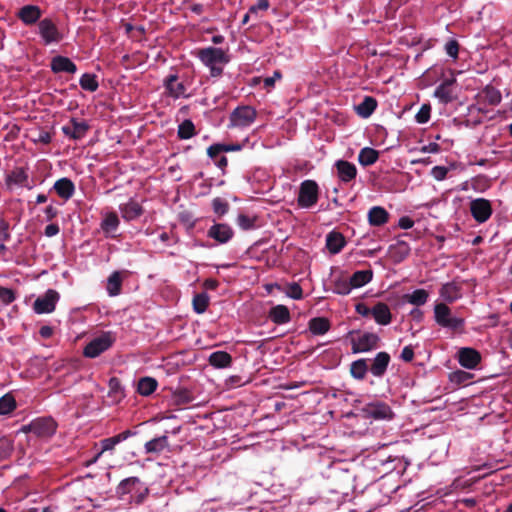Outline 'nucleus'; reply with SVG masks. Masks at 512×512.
I'll return each instance as SVG.
<instances>
[{
  "mask_svg": "<svg viewBox=\"0 0 512 512\" xmlns=\"http://www.w3.org/2000/svg\"><path fill=\"white\" fill-rule=\"evenodd\" d=\"M38 31L45 45L58 43L63 39L57 25L50 18H44L38 22Z\"/></svg>",
  "mask_w": 512,
  "mask_h": 512,
  "instance_id": "nucleus-8",
  "label": "nucleus"
},
{
  "mask_svg": "<svg viewBox=\"0 0 512 512\" xmlns=\"http://www.w3.org/2000/svg\"><path fill=\"white\" fill-rule=\"evenodd\" d=\"M120 221L115 212H109L101 222V229L106 235H111L119 227Z\"/></svg>",
  "mask_w": 512,
  "mask_h": 512,
  "instance_id": "nucleus-40",
  "label": "nucleus"
},
{
  "mask_svg": "<svg viewBox=\"0 0 512 512\" xmlns=\"http://www.w3.org/2000/svg\"><path fill=\"white\" fill-rule=\"evenodd\" d=\"M88 130L89 125L85 121H78L75 118H72L68 125L62 127L63 133L74 140L82 139Z\"/></svg>",
  "mask_w": 512,
  "mask_h": 512,
  "instance_id": "nucleus-18",
  "label": "nucleus"
},
{
  "mask_svg": "<svg viewBox=\"0 0 512 512\" xmlns=\"http://www.w3.org/2000/svg\"><path fill=\"white\" fill-rule=\"evenodd\" d=\"M345 244V238L340 232L332 231L326 236V247L332 254L339 253Z\"/></svg>",
  "mask_w": 512,
  "mask_h": 512,
  "instance_id": "nucleus-30",
  "label": "nucleus"
},
{
  "mask_svg": "<svg viewBox=\"0 0 512 512\" xmlns=\"http://www.w3.org/2000/svg\"><path fill=\"white\" fill-rule=\"evenodd\" d=\"M390 253L395 262H401L410 254V247L405 241H398L389 247Z\"/></svg>",
  "mask_w": 512,
  "mask_h": 512,
  "instance_id": "nucleus-39",
  "label": "nucleus"
},
{
  "mask_svg": "<svg viewBox=\"0 0 512 512\" xmlns=\"http://www.w3.org/2000/svg\"><path fill=\"white\" fill-rule=\"evenodd\" d=\"M192 399L190 392L185 389L175 391L171 398L172 403L177 406L188 404Z\"/></svg>",
  "mask_w": 512,
  "mask_h": 512,
  "instance_id": "nucleus-49",
  "label": "nucleus"
},
{
  "mask_svg": "<svg viewBox=\"0 0 512 512\" xmlns=\"http://www.w3.org/2000/svg\"><path fill=\"white\" fill-rule=\"evenodd\" d=\"M269 318L275 324L281 325L288 323L291 319L290 311L285 305H276L271 308Z\"/></svg>",
  "mask_w": 512,
  "mask_h": 512,
  "instance_id": "nucleus-32",
  "label": "nucleus"
},
{
  "mask_svg": "<svg viewBox=\"0 0 512 512\" xmlns=\"http://www.w3.org/2000/svg\"><path fill=\"white\" fill-rule=\"evenodd\" d=\"M330 329V321L325 317H315L309 321V330L314 335H324Z\"/></svg>",
  "mask_w": 512,
  "mask_h": 512,
  "instance_id": "nucleus-36",
  "label": "nucleus"
},
{
  "mask_svg": "<svg viewBox=\"0 0 512 512\" xmlns=\"http://www.w3.org/2000/svg\"><path fill=\"white\" fill-rule=\"evenodd\" d=\"M373 278V271L369 270H358L354 272L349 278V285L352 288H360L368 284Z\"/></svg>",
  "mask_w": 512,
  "mask_h": 512,
  "instance_id": "nucleus-33",
  "label": "nucleus"
},
{
  "mask_svg": "<svg viewBox=\"0 0 512 512\" xmlns=\"http://www.w3.org/2000/svg\"><path fill=\"white\" fill-rule=\"evenodd\" d=\"M196 134L194 123L186 119L179 126L177 131V136L181 140H187L192 138Z\"/></svg>",
  "mask_w": 512,
  "mask_h": 512,
  "instance_id": "nucleus-44",
  "label": "nucleus"
},
{
  "mask_svg": "<svg viewBox=\"0 0 512 512\" xmlns=\"http://www.w3.org/2000/svg\"><path fill=\"white\" fill-rule=\"evenodd\" d=\"M16 299L15 292L10 289L3 286H0V300L5 305H8L12 303Z\"/></svg>",
  "mask_w": 512,
  "mask_h": 512,
  "instance_id": "nucleus-55",
  "label": "nucleus"
},
{
  "mask_svg": "<svg viewBox=\"0 0 512 512\" xmlns=\"http://www.w3.org/2000/svg\"><path fill=\"white\" fill-rule=\"evenodd\" d=\"M12 451V447L8 440L0 439V459H6L9 457Z\"/></svg>",
  "mask_w": 512,
  "mask_h": 512,
  "instance_id": "nucleus-60",
  "label": "nucleus"
},
{
  "mask_svg": "<svg viewBox=\"0 0 512 512\" xmlns=\"http://www.w3.org/2000/svg\"><path fill=\"white\" fill-rule=\"evenodd\" d=\"M379 158V152L371 147H364L358 154L359 163L364 166L373 165Z\"/></svg>",
  "mask_w": 512,
  "mask_h": 512,
  "instance_id": "nucleus-38",
  "label": "nucleus"
},
{
  "mask_svg": "<svg viewBox=\"0 0 512 512\" xmlns=\"http://www.w3.org/2000/svg\"><path fill=\"white\" fill-rule=\"evenodd\" d=\"M339 179L344 183H349L357 176L356 166L346 160H338L335 163Z\"/></svg>",
  "mask_w": 512,
  "mask_h": 512,
  "instance_id": "nucleus-20",
  "label": "nucleus"
},
{
  "mask_svg": "<svg viewBox=\"0 0 512 512\" xmlns=\"http://www.w3.org/2000/svg\"><path fill=\"white\" fill-rule=\"evenodd\" d=\"M207 236L219 244H226L233 238L234 231L226 223H215L208 229Z\"/></svg>",
  "mask_w": 512,
  "mask_h": 512,
  "instance_id": "nucleus-13",
  "label": "nucleus"
},
{
  "mask_svg": "<svg viewBox=\"0 0 512 512\" xmlns=\"http://www.w3.org/2000/svg\"><path fill=\"white\" fill-rule=\"evenodd\" d=\"M79 84L83 90L89 92H95L99 87L97 76L91 73L83 74L79 80Z\"/></svg>",
  "mask_w": 512,
  "mask_h": 512,
  "instance_id": "nucleus-46",
  "label": "nucleus"
},
{
  "mask_svg": "<svg viewBox=\"0 0 512 512\" xmlns=\"http://www.w3.org/2000/svg\"><path fill=\"white\" fill-rule=\"evenodd\" d=\"M10 238L9 223L5 219L0 218V241L6 242Z\"/></svg>",
  "mask_w": 512,
  "mask_h": 512,
  "instance_id": "nucleus-58",
  "label": "nucleus"
},
{
  "mask_svg": "<svg viewBox=\"0 0 512 512\" xmlns=\"http://www.w3.org/2000/svg\"><path fill=\"white\" fill-rule=\"evenodd\" d=\"M5 186L8 190L12 191L17 188H26L31 190L33 184L30 182L28 168L14 167L5 175Z\"/></svg>",
  "mask_w": 512,
  "mask_h": 512,
  "instance_id": "nucleus-6",
  "label": "nucleus"
},
{
  "mask_svg": "<svg viewBox=\"0 0 512 512\" xmlns=\"http://www.w3.org/2000/svg\"><path fill=\"white\" fill-rule=\"evenodd\" d=\"M256 116V110L251 106L237 107L230 115L231 126L247 127L255 121Z\"/></svg>",
  "mask_w": 512,
  "mask_h": 512,
  "instance_id": "nucleus-10",
  "label": "nucleus"
},
{
  "mask_svg": "<svg viewBox=\"0 0 512 512\" xmlns=\"http://www.w3.org/2000/svg\"><path fill=\"white\" fill-rule=\"evenodd\" d=\"M459 364L466 369H475L481 362V354L470 347H463L458 351Z\"/></svg>",
  "mask_w": 512,
  "mask_h": 512,
  "instance_id": "nucleus-14",
  "label": "nucleus"
},
{
  "mask_svg": "<svg viewBox=\"0 0 512 512\" xmlns=\"http://www.w3.org/2000/svg\"><path fill=\"white\" fill-rule=\"evenodd\" d=\"M351 350L354 354L368 352L378 348L380 338L372 332L351 331Z\"/></svg>",
  "mask_w": 512,
  "mask_h": 512,
  "instance_id": "nucleus-3",
  "label": "nucleus"
},
{
  "mask_svg": "<svg viewBox=\"0 0 512 512\" xmlns=\"http://www.w3.org/2000/svg\"><path fill=\"white\" fill-rule=\"evenodd\" d=\"M270 3L268 0H258L255 5H252L249 8V12L252 14H257L258 11H266L268 10Z\"/></svg>",
  "mask_w": 512,
  "mask_h": 512,
  "instance_id": "nucleus-61",
  "label": "nucleus"
},
{
  "mask_svg": "<svg viewBox=\"0 0 512 512\" xmlns=\"http://www.w3.org/2000/svg\"><path fill=\"white\" fill-rule=\"evenodd\" d=\"M257 217H250L245 214H240L237 217V224L243 230H250L256 227Z\"/></svg>",
  "mask_w": 512,
  "mask_h": 512,
  "instance_id": "nucleus-53",
  "label": "nucleus"
},
{
  "mask_svg": "<svg viewBox=\"0 0 512 512\" xmlns=\"http://www.w3.org/2000/svg\"><path fill=\"white\" fill-rule=\"evenodd\" d=\"M367 218L371 226L379 227L389 221V213L381 206H374L368 211Z\"/></svg>",
  "mask_w": 512,
  "mask_h": 512,
  "instance_id": "nucleus-27",
  "label": "nucleus"
},
{
  "mask_svg": "<svg viewBox=\"0 0 512 512\" xmlns=\"http://www.w3.org/2000/svg\"><path fill=\"white\" fill-rule=\"evenodd\" d=\"M362 411L367 418H373L375 420L391 419L393 412L390 406L384 402L376 401L365 405Z\"/></svg>",
  "mask_w": 512,
  "mask_h": 512,
  "instance_id": "nucleus-12",
  "label": "nucleus"
},
{
  "mask_svg": "<svg viewBox=\"0 0 512 512\" xmlns=\"http://www.w3.org/2000/svg\"><path fill=\"white\" fill-rule=\"evenodd\" d=\"M355 310L359 315L363 317L372 315V308H369L365 303L362 302L355 305Z\"/></svg>",
  "mask_w": 512,
  "mask_h": 512,
  "instance_id": "nucleus-63",
  "label": "nucleus"
},
{
  "mask_svg": "<svg viewBox=\"0 0 512 512\" xmlns=\"http://www.w3.org/2000/svg\"><path fill=\"white\" fill-rule=\"evenodd\" d=\"M429 294L425 289H416L410 294L404 295V299L415 306H422L428 300Z\"/></svg>",
  "mask_w": 512,
  "mask_h": 512,
  "instance_id": "nucleus-42",
  "label": "nucleus"
},
{
  "mask_svg": "<svg viewBox=\"0 0 512 512\" xmlns=\"http://www.w3.org/2000/svg\"><path fill=\"white\" fill-rule=\"evenodd\" d=\"M50 68L54 73L66 72L74 74L77 71L75 63L70 58L61 55L52 58Z\"/></svg>",
  "mask_w": 512,
  "mask_h": 512,
  "instance_id": "nucleus-21",
  "label": "nucleus"
},
{
  "mask_svg": "<svg viewBox=\"0 0 512 512\" xmlns=\"http://www.w3.org/2000/svg\"><path fill=\"white\" fill-rule=\"evenodd\" d=\"M16 408L15 398L11 394H5L0 398V415H7Z\"/></svg>",
  "mask_w": 512,
  "mask_h": 512,
  "instance_id": "nucleus-48",
  "label": "nucleus"
},
{
  "mask_svg": "<svg viewBox=\"0 0 512 512\" xmlns=\"http://www.w3.org/2000/svg\"><path fill=\"white\" fill-rule=\"evenodd\" d=\"M478 103L486 104L491 106L498 105L502 100L501 92L491 85H487L482 91L478 94Z\"/></svg>",
  "mask_w": 512,
  "mask_h": 512,
  "instance_id": "nucleus-23",
  "label": "nucleus"
},
{
  "mask_svg": "<svg viewBox=\"0 0 512 512\" xmlns=\"http://www.w3.org/2000/svg\"><path fill=\"white\" fill-rule=\"evenodd\" d=\"M163 86L169 97L178 99L181 96H185L186 87L182 82L178 81L177 74H169L166 76L163 80Z\"/></svg>",
  "mask_w": 512,
  "mask_h": 512,
  "instance_id": "nucleus-16",
  "label": "nucleus"
},
{
  "mask_svg": "<svg viewBox=\"0 0 512 512\" xmlns=\"http://www.w3.org/2000/svg\"><path fill=\"white\" fill-rule=\"evenodd\" d=\"M372 317L379 325L386 326L392 321V314L389 306L384 302H377L372 307Z\"/></svg>",
  "mask_w": 512,
  "mask_h": 512,
  "instance_id": "nucleus-24",
  "label": "nucleus"
},
{
  "mask_svg": "<svg viewBox=\"0 0 512 512\" xmlns=\"http://www.w3.org/2000/svg\"><path fill=\"white\" fill-rule=\"evenodd\" d=\"M448 169L444 166H435L431 170V175L438 181L446 178Z\"/></svg>",
  "mask_w": 512,
  "mask_h": 512,
  "instance_id": "nucleus-59",
  "label": "nucleus"
},
{
  "mask_svg": "<svg viewBox=\"0 0 512 512\" xmlns=\"http://www.w3.org/2000/svg\"><path fill=\"white\" fill-rule=\"evenodd\" d=\"M445 51H446L447 55L456 59L458 57V53H459V43L455 39L449 40L445 44Z\"/></svg>",
  "mask_w": 512,
  "mask_h": 512,
  "instance_id": "nucleus-57",
  "label": "nucleus"
},
{
  "mask_svg": "<svg viewBox=\"0 0 512 512\" xmlns=\"http://www.w3.org/2000/svg\"><path fill=\"white\" fill-rule=\"evenodd\" d=\"M139 484H141V480L138 477L132 476L125 478L117 485L116 494L119 498H123L125 495L131 493Z\"/></svg>",
  "mask_w": 512,
  "mask_h": 512,
  "instance_id": "nucleus-34",
  "label": "nucleus"
},
{
  "mask_svg": "<svg viewBox=\"0 0 512 512\" xmlns=\"http://www.w3.org/2000/svg\"><path fill=\"white\" fill-rule=\"evenodd\" d=\"M110 397H113L116 402H119L125 397L124 389L121 385V381L117 377H112L108 383Z\"/></svg>",
  "mask_w": 512,
  "mask_h": 512,
  "instance_id": "nucleus-45",
  "label": "nucleus"
},
{
  "mask_svg": "<svg viewBox=\"0 0 512 512\" xmlns=\"http://www.w3.org/2000/svg\"><path fill=\"white\" fill-rule=\"evenodd\" d=\"M287 294L289 297L299 300L303 297V290L298 283L293 282L289 284Z\"/></svg>",
  "mask_w": 512,
  "mask_h": 512,
  "instance_id": "nucleus-56",
  "label": "nucleus"
},
{
  "mask_svg": "<svg viewBox=\"0 0 512 512\" xmlns=\"http://www.w3.org/2000/svg\"><path fill=\"white\" fill-rule=\"evenodd\" d=\"M115 342V337L111 332H105L99 337L91 340L84 348L83 355L88 358H96L101 353L108 350Z\"/></svg>",
  "mask_w": 512,
  "mask_h": 512,
  "instance_id": "nucleus-7",
  "label": "nucleus"
},
{
  "mask_svg": "<svg viewBox=\"0 0 512 512\" xmlns=\"http://www.w3.org/2000/svg\"><path fill=\"white\" fill-rule=\"evenodd\" d=\"M377 108V101L375 98L371 96H366L363 101L357 105L356 111L357 114L363 118H368L373 114L375 109Z\"/></svg>",
  "mask_w": 512,
  "mask_h": 512,
  "instance_id": "nucleus-37",
  "label": "nucleus"
},
{
  "mask_svg": "<svg viewBox=\"0 0 512 512\" xmlns=\"http://www.w3.org/2000/svg\"><path fill=\"white\" fill-rule=\"evenodd\" d=\"M212 209H213V212L218 217H222L228 212L229 203L220 197H216L212 200Z\"/></svg>",
  "mask_w": 512,
  "mask_h": 512,
  "instance_id": "nucleus-51",
  "label": "nucleus"
},
{
  "mask_svg": "<svg viewBox=\"0 0 512 512\" xmlns=\"http://www.w3.org/2000/svg\"><path fill=\"white\" fill-rule=\"evenodd\" d=\"M135 434H136V432H133L131 430H125L115 436L105 438L100 441V444H101L100 451L102 453H104L106 451H112L117 444L121 443L122 441L128 439L129 437H131Z\"/></svg>",
  "mask_w": 512,
  "mask_h": 512,
  "instance_id": "nucleus-28",
  "label": "nucleus"
},
{
  "mask_svg": "<svg viewBox=\"0 0 512 512\" xmlns=\"http://www.w3.org/2000/svg\"><path fill=\"white\" fill-rule=\"evenodd\" d=\"M473 375L469 372L458 370L451 374L450 379L452 382L459 385H467L472 379Z\"/></svg>",
  "mask_w": 512,
  "mask_h": 512,
  "instance_id": "nucleus-52",
  "label": "nucleus"
},
{
  "mask_svg": "<svg viewBox=\"0 0 512 512\" xmlns=\"http://www.w3.org/2000/svg\"><path fill=\"white\" fill-rule=\"evenodd\" d=\"M470 212L478 223L486 222L492 215L491 202L485 198H477L470 202Z\"/></svg>",
  "mask_w": 512,
  "mask_h": 512,
  "instance_id": "nucleus-11",
  "label": "nucleus"
},
{
  "mask_svg": "<svg viewBox=\"0 0 512 512\" xmlns=\"http://www.w3.org/2000/svg\"><path fill=\"white\" fill-rule=\"evenodd\" d=\"M16 16L26 26H32L41 20L42 10L36 5H25L18 10Z\"/></svg>",
  "mask_w": 512,
  "mask_h": 512,
  "instance_id": "nucleus-15",
  "label": "nucleus"
},
{
  "mask_svg": "<svg viewBox=\"0 0 512 512\" xmlns=\"http://www.w3.org/2000/svg\"><path fill=\"white\" fill-rule=\"evenodd\" d=\"M352 289H353L352 286L349 285V279L347 280V279L340 278V279H336L333 282L332 290L336 294L348 295Z\"/></svg>",
  "mask_w": 512,
  "mask_h": 512,
  "instance_id": "nucleus-50",
  "label": "nucleus"
},
{
  "mask_svg": "<svg viewBox=\"0 0 512 512\" xmlns=\"http://www.w3.org/2000/svg\"><path fill=\"white\" fill-rule=\"evenodd\" d=\"M193 309L197 314L204 313L209 305V296L206 293H199L193 297Z\"/></svg>",
  "mask_w": 512,
  "mask_h": 512,
  "instance_id": "nucleus-47",
  "label": "nucleus"
},
{
  "mask_svg": "<svg viewBox=\"0 0 512 512\" xmlns=\"http://www.w3.org/2000/svg\"><path fill=\"white\" fill-rule=\"evenodd\" d=\"M461 291V286L455 281H452L445 283L441 286L439 290V295L444 301L448 303H453L462 297Z\"/></svg>",
  "mask_w": 512,
  "mask_h": 512,
  "instance_id": "nucleus-22",
  "label": "nucleus"
},
{
  "mask_svg": "<svg viewBox=\"0 0 512 512\" xmlns=\"http://www.w3.org/2000/svg\"><path fill=\"white\" fill-rule=\"evenodd\" d=\"M319 186L315 180H304L299 187L297 204L301 208H311L318 202Z\"/></svg>",
  "mask_w": 512,
  "mask_h": 512,
  "instance_id": "nucleus-4",
  "label": "nucleus"
},
{
  "mask_svg": "<svg viewBox=\"0 0 512 512\" xmlns=\"http://www.w3.org/2000/svg\"><path fill=\"white\" fill-rule=\"evenodd\" d=\"M431 106L430 104H423L417 114L415 115L416 122L419 124L427 123L430 119Z\"/></svg>",
  "mask_w": 512,
  "mask_h": 512,
  "instance_id": "nucleus-54",
  "label": "nucleus"
},
{
  "mask_svg": "<svg viewBox=\"0 0 512 512\" xmlns=\"http://www.w3.org/2000/svg\"><path fill=\"white\" fill-rule=\"evenodd\" d=\"M368 366L366 359H358L351 363L350 374L354 379L363 380L367 374Z\"/></svg>",
  "mask_w": 512,
  "mask_h": 512,
  "instance_id": "nucleus-43",
  "label": "nucleus"
},
{
  "mask_svg": "<svg viewBox=\"0 0 512 512\" xmlns=\"http://www.w3.org/2000/svg\"><path fill=\"white\" fill-rule=\"evenodd\" d=\"M53 189L59 197L64 200L72 198L75 193V185L71 179L63 177L58 179L53 186Z\"/></svg>",
  "mask_w": 512,
  "mask_h": 512,
  "instance_id": "nucleus-25",
  "label": "nucleus"
},
{
  "mask_svg": "<svg viewBox=\"0 0 512 512\" xmlns=\"http://www.w3.org/2000/svg\"><path fill=\"white\" fill-rule=\"evenodd\" d=\"M57 429V423L52 417H39L23 427L24 432H30L40 438L52 437Z\"/></svg>",
  "mask_w": 512,
  "mask_h": 512,
  "instance_id": "nucleus-5",
  "label": "nucleus"
},
{
  "mask_svg": "<svg viewBox=\"0 0 512 512\" xmlns=\"http://www.w3.org/2000/svg\"><path fill=\"white\" fill-rule=\"evenodd\" d=\"M123 276L120 271H114L107 279L106 290L110 296H117L121 293Z\"/></svg>",
  "mask_w": 512,
  "mask_h": 512,
  "instance_id": "nucleus-35",
  "label": "nucleus"
},
{
  "mask_svg": "<svg viewBox=\"0 0 512 512\" xmlns=\"http://www.w3.org/2000/svg\"><path fill=\"white\" fill-rule=\"evenodd\" d=\"M456 83V79L454 77L445 79L442 83L435 89L434 96L439 99V101L443 104H448L455 99L454 95V85Z\"/></svg>",
  "mask_w": 512,
  "mask_h": 512,
  "instance_id": "nucleus-17",
  "label": "nucleus"
},
{
  "mask_svg": "<svg viewBox=\"0 0 512 512\" xmlns=\"http://www.w3.org/2000/svg\"><path fill=\"white\" fill-rule=\"evenodd\" d=\"M60 295L56 290L49 289L44 295L39 296L33 303V309L37 314H48L55 310Z\"/></svg>",
  "mask_w": 512,
  "mask_h": 512,
  "instance_id": "nucleus-9",
  "label": "nucleus"
},
{
  "mask_svg": "<svg viewBox=\"0 0 512 512\" xmlns=\"http://www.w3.org/2000/svg\"><path fill=\"white\" fill-rule=\"evenodd\" d=\"M390 359V355L387 352L377 353L370 367L371 373L375 377H382L388 368Z\"/></svg>",
  "mask_w": 512,
  "mask_h": 512,
  "instance_id": "nucleus-26",
  "label": "nucleus"
},
{
  "mask_svg": "<svg viewBox=\"0 0 512 512\" xmlns=\"http://www.w3.org/2000/svg\"><path fill=\"white\" fill-rule=\"evenodd\" d=\"M122 218L129 222L139 218L143 213V207L134 199H130L127 203L119 205Z\"/></svg>",
  "mask_w": 512,
  "mask_h": 512,
  "instance_id": "nucleus-19",
  "label": "nucleus"
},
{
  "mask_svg": "<svg viewBox=\"0 0 512 512\" xmlns=\"http://www.w3.org/2000/svg\"><path fill=\"white\" fill-rule=\"evenodd\" d=\"M168 447H169V440L166 435L155 437V438L147 441L144 445V449L147 454H156V455H159Z\"/></svg>",
  "mask_w": 512,
  "mask_h": 512,
  "instance_id": "nucleus-29",
  "label": "nucleus"
},
{
  "mask_svg": "<svg viewBox=\"0 0 512 512\" xmlns=\"http://www.w3.org/2000/svg\"><path fill=\"white\" fill-rule=\"evenodd\" d=\"M401 359L405 362H411L414 358V350L412 346H405L401 352Z\"/></svg>",
  "mask_w": 512,
  "mask_h": 512,
  "instance_id": "nucleus-64",
  "label": "nucleus"
},
{
  "mask_svg": "<svg viewBox=\"0 0 512 512\" xmlns=\"http://www.w3.org/2000/svg\"><path fill=\"white\" fill-rule=\"evenodd\" d=\"M208 362L215 368L223 369L231 366L232 356L226 351H215L210 354Z\"/></svg>",
  "mask_w": 512,
  "mask_h": 512,
  "instance_id": "nucleus-31",
  "label": "nucleus"
},
{
  "mask_svg": "<svg viewBox=\"0 0 512 512\" xmlns=\"http://www.w3.org/2000/svg\"><path fill=\"white\" fill-rule=\"evenodd\" d=\"M222 153L221 143H216L207 148V155L213 160H217L218 156Z\"/></svg>",
  "mask_w": 512,
  "mask_h": 512,
  "instance_id": "nucleus-62",
  "label": "nucleus"
},
{
  "mask_svg": "<svg viewBox=\"0 0 512 512\" xmlns=\"http://www.w3.org/2000/svg\"><path fill=\"white\" fill-rule=\"evenodd\" d=\"M195 55L203 65L209 68L210 76L215 78L223 74L224 65L230 61V56L226 51L213 46L200 48Z\"/></svg>",
  "mask_w": 512,
  "mask_h": 512,
  "instance_id": "nucleus-1",
  "label": "nucleus"
},
{
  "mask_svg": "<svg viewBox=\"0 0 512 512\" xmlns=\"http://www.w3.org/2000/svg\"><path fill=\"white\" fill-rule=\"evenodd\" d=\"M158 383L154 378L143 377L139 380L137 391L142 396H149L157 389Z\"/></svg>",
  "mask_w": 512,
  "mask_h": 512,
  "instance_id": "nucleus-41",
  "label": "nucleus"
},
{
  "mask_svg": "<svg viewBox=\"0 0 512 512\" xmlns=\"http://www.w3.org/2000/svg\"><path fill=\"white\" fill-rule=\"evenodd\" d=\"M434 318L438 325L453 331H461L465 325L463 318L451 315V309L445 303H438L434 306Z\"/></svg>",
  "mask_w": 512,
  "mask_h": 512,
  "instance_id": "nucleus-2",
  "label": "nucleus"
}]
</instances>
